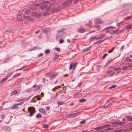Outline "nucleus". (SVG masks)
<instances>
[{"label": "nucleus", "instance_id": "nucleus-1", "mask_svg": "<svg viewBox=\"0 0 132 132\" xmlns=\"http://www.w3.org/2000/svg\"><path fill=\"white\" fill-rule=\"evenodd\" d=\"M64 30V29H63L61 30H59L57 31V34L56 35V38L57 40L61 38L63 35L62 32Z\"/></svg>", "mask_w": 132, "mask_h": 132}, {"label": "nucleus", "instance_id": "nucleus-2", "mask_svg": "<svg viewBox=\"0 0 132 132\" xmlns=\"http://www.w3.org/2000/svg\"><path fill=\"white\" fill-rule=\"evenodd\" d=\"M28 111L30 112V117L32 116L35 113V109L32 107H29L28 108Z\"/></svg>", "mask_w": 132, "mask_h": 132}, {"label": "nucleus", "instance_id": "nucleus-3", "mask_svg": "<svg viewBox=\"0 0 132 132\" xmlns=\"http://www.w3.org/2000/svg\"><path fill=\"white\" fill-rule=\"evenodd\" d=\"M60 9V6H59L57 7H54L51 10V13L53 14L54 13L59 11Z\"/></svg>", "mask_w": 132, "mask_h": 132}, {"label": "nucleus", "instance_id": "nucleus-4", "mask_svg": "<svg viewBox=\"0 0 132 132\" xmlns=\"http://www.w3.org/2000/svg\"><path fill=\"white\" fill-rule=\"evenodd\" d=\"M112 123L114 127H116L117 126V125H123L125 124L126 123L125 122H122L120 121H118V122H116L113 121L112 122Z\"/></svg>", "mask_w": 132, "mask_h": 132}, {"label": "nucleus", "instance_id": "nucleus-5", "mask_svg": "<svg viewBox=\"0 0 132 132\" xmlns=\"http://www.w3.org/2000/svg\"><path fill=\"white\" fill-rule=\"evenodd\" d=\"M77 64V62L75 63H72L70 64L69 69L70 70L72 68H73V69L74 70L76 68Z\"/></svg>", "mask_w": 132, "mask_h": 132}, {"label": "nucleus", "instance_id": "nucleus-6", "mask_svg": "<svg viewBox=\"0 0 132 132\" xmlns=\"http://www.w3.org/2000/svg\"><path fill=\"white\" fill-rule=\"evenodd\" d=\"M22 17L24 19H26L27 20L30 21H32L33 20V19L30 18V16H27L25 15L24 14H23Z\"/></svg>", "mask_w": 132, "mask_h": 132}, {"label": "nucleus", "instance_id": "nucleus-7", "mask_svg": "<svg viewBox=\"0 0 132 132\" xmlns=\"http://www.w3.org/2000/svg\"><path fill=\"white\" fill-rule=\"evenodd\" d=\"M103 22L102 20L98 18L96 19L94 22V23L95 24L98 23L100 24H103Z\"/></svg>", "mask_w": 132, "mask_h": 132}, {"label": "nucleus", "instance_id": "nucleus-8", "mask_svg": "<svg viewBox=\"0 0 132 132\" xmlns=\"http://www.w3.org/2000/svg\"><path fill=\"white\" fill-rule=\"evenodd\" d=\"M70 3L68 1H65L62 4V6L63 8H65L66 7L69 6L70 4Z\"/></svg>", "mask_w": 132, "mask_h": 132}, {"label": "nucleus", "instance_id": "nucleus-9", "mask_svg": "<svg viewBox=\"0 0 132 132\" xmlns=\"http://www.w3.org/2000/svg\"><path fill=\"white\" fill-rule=\"evenodd\" d=\"M51 32V29L50 28H47L43 29L42 30V32L45 34H47Z\"/></svg>", "mask_w": 132, "mask_h": 132}, {"label": "nucleus", "instance_id": "nucleus-10", "mask_svg": "<svg viewBox=\"0 0 132 132\" xmlns=\"http://www.w3.org/2000/svg\"><path fill=\"white\" fill-rule=\"evenodd\" d=\"M77 114H75V113H73L67 116L66 117L69 118H73L77 116Z\"/></svg>", "mask_w": 132, "mask_h": 132}, {"label": "nucleus", "instance_id": "nucleus-11", "mask_svg": "<svg viewBox=\"0 0 132 132\" xmlns=\"http://www.w3.org/2000/svg\"><path fill=\"white\" fill-rule=\"evenodd\" d=\"M39 111L44 114L46 113V112L45 109L42 108H40L39 110Z\"/></svg>", "mask_w": 132, "mask_h": 132}, {"label": "nucleus", "instance_id": "nucleus-12", "mask_svg": "<svg viewBox=\"0 0 132 132\" xmlns=\"http://www.w3.org/2000/svg\"><path fill=\"white\" fill-rule=\"evenodd\" d=\"M57 74V73H53L50 77V79L51 80L54 78Z\"/></svg>", "mask_w": 132, "mask_h": 132}, {"label": "nucleus", "instance_id": "nucleus-13", "mask_svg": "<svg viewBox=\"0 0 132 132\" xmlns=\"http://www.w3.org/2000/svg\"><path fill=\"white\" fill-rule=\"evenodd\" d=\"M131 28H132V24H130L124 27V29H129Z\"/></svg>", "mask_w": 132, "mask_h": 132}, {"label": "nucleus", "instance_id": "nucleus-14", "mask_svg": "<svg viewBox=\"0 0 132 132\" xmlns=\"http://www.w3.org/2000/svg\"><path fill=\"white\" fill-rule=\"evenodd\" d=\"M78 31L80 33H83L85 32V30L83 28H80L78 29Z\"/></svg>", "mask_w": 132, "mask_h": 132}, {"label": "nucleus", "instance_id": "nucleus-15", "mask_svg": "<svg viewBox=\"0 0 132 132\" xmlns=\"http://www.w3.org/2000/svg\"><path fill=\"white\" fill-rule=\"evenodd\" d=\"M10 129V127L7 126H4L1 128V129L2 130H9Z\"/></svg>", "mask_w": 132, "mask_h": 132}, {"label": "nucleus", "instance_id": "nucleus-16", "mask_svg": "<svg viewBox=\"0 0 132 132\" xmlns=\"http://www.w3.org/2000/svg\"><path fill=\"white\" fill-rule=\"evenodd\" d=\"M98 39L97 37L94 36L91 38L90 42H93L94 40H96Z\"/></svg>", "mask_w": 132, "mask_h": 132}, {"label": "nucleus", "instance_id": "nucleus-17", "mask_svg": "<svg viewBox=\"0 0 132 132\" xmlns=\"http://www.w3.org/2000/svg\"><path fill=\"white\" fill-rule=\"evenodd\" d=\"M91 46H90L86 48L85 49L83 50L82 51V52H85L86 51H89L90 48Z\"/></svg>", "mask_w": 132, "mask_h": 132}, {"label": "nucleus", "instance_id": "nucleus-18", "mask_svg": "<svg viewBox=\"0 0 132 132\" xmlns=\"http://www.w3.org/2000/svg\"><path fill=\"white\" fill-rule=\"evenodd\" d=\"M81 92L80 91L78 92H76L73 94V95L75 96H76L80 95L81 94Z\"/></svg>", "mask_w": 132, "mask_h": 132}, {"label": "nucleus", "instance_id": "nucleus-19", "mask_svg": "<svg viewBox=\"0 0 132 132\" xmlns=\"http://www.w3.org/2000/svg\"><path fill=\"white\" fill-rule=\"evenodd\" d=\"M59 57V55L57 53H56L55 54V55L54 56L53 60H56Z\"/></svg>", "mask_w": 132, "mask_h": 132}, {"label": "nucleus", "instance_id": "nucleus-20", "mask_svg": "<svg viewBox=\"0 0 132 132\" xmlns=\"http://www.w3.org/2000/svg\"><path fill=\"white\" fill-rule=\"evenodd\" d=\"M52 73V72H48L46 73V76L47 77H49L50 78V77H51V75Z\"/></svg>", "mask_w": 132, "mask_h": 132}, {"label": "nucleus", "instance_id": "nucleus-21", "mask_svg": "<svg viewBox=\"0 0 132 132\" xmlns=\"http://www.w3.org/2000/svg\"><path fill=\"white\" fill-rule=\"evenodd\" d=\"M14 72L12 71L10 73L8 74L6 77L8 79L9 77H10L14 73Z\"/></svg>", "mask_w": 132, "mask_h": 132}, {"label": "nucleus", "instance_id": "nucleus-22", "mask_svg": "<svg viewBox=\"0 0 132 132\" xmlns=\"http://www.w3.org/2000/svg\"><path fill=\"white\" fill-rule=\"evenodd\" d=\"M115 28L116 27H114L112 26H111L108 27H107L106 28H104V29L103 30V31H105V30L107 29H110V28Z\"/></svg>", "mask_w": 132, "mask_h": 132}, {"label": "nucleus", "instance_id": "nucleus-23", "mask_svg": "<svg viewBox=\"0 0 132 132\" xmlns=\"http://www.w3.org/2000/svg\"><path fill=\"white\" fill-rule=\"evenodd\" d=\"M30 8L32 10H35L36 9V7L33 5H31L30 7Z\"/></svg>", "mask_w": 132, "mask_h": 132}, {"label": "nucleus", "instance_id": "nucleus-24", "mask_svg": "<svg viewBox=\"0 0 132 132\" xmlns=\"http://www.w3.org/2000/svg\"><path fill=\"white\" fill-rule=\"evenodd\" d=\"M92 24V22L91 21H89V23L87 24L86 25L89 27H91Z\"/></svg>", "mask_w": 132, "mask_h": 132}, {"label": "nucleus", "instance_id": "nucleus-25", "mask_svg": "<svg viewBox=\"0 0 132 132\" xmlns=\"http://www.w3.org/2000/svg\"><path fill=\"white\" fill-rule=\"evenodd\" d=\"M28 98H22V99H21L20 100H17V102H20L21 101H23L24 100H26V101H27L28 100Z\"/></svg>", "mask_w": 132, "mask_h": 132}, {"label": "nucleus", "instance_id": "nucleus-26", "mask_svg": "<svg viewBox=\"0 0 132 132\" xmlns=\"http://www.w3.org/2000/svg\"><path fill=\"white\" fill-rule=\"evenodd\" d=\"M132 18V16H127L125 18V21H127L128 20H129V19H130L131 18Z\"/></svg>", "mask_w": 132, "mask_h": 132}, {"label": "nucleus", "instance_id": "nucleus-27", "mask_svg": "<svg viewBox=\"0 0 132 132\" xmlns=\"http://www.w3.org/2000/svg\"><path fill=\"white\" fill-rule=\"evenodd\" d=\"M127 120L129 121H132V117L130 116H126Z\"/></svg>", "mask_w": 132, "mask_h": 132}, {"label": "nucleus", "instance_id": "nucleus-28", "mask_svg": "<svg viewBox=\"0 0 132 132\" xmlns=\"http://www.w3.org/2000/svg\"><path fill=\"white\" fill-rule=\"evenodd\" d=\"M7 79V78L6 77L1 80V82L2 83H3L6 81Z\"/></svg>", "mask_w": 132, "mask_h": 132}, {"label": "nucleus", "instance_id": "nucleus-29", "mask_svg": "<svg viewBox=\"0 0 132 132\" xmlns=\"http://www.w3.org/2000/svg\"><path fill=\"white\" fill-rule=\"evenodd\" d=\"M16 104V103L14 104V106L12 107L11 109H14L16 108H18L19 107L17 106V105Z\"/></svg>", "mask_w": 132, "mask_h": 132}, {"label": "nucleus", "instance_id": "nucleus-30", "mask_svg": "<svg viewBox=\"0 0 132 132\" xmlns=\"http://www.w3.org/2000/svg\"><path fill=\"white\" fill-rule=\"evenodd\" d=\"M42 117L41 114L40 113L37 114L36 116V117L37 119L40 118H41Z\"/></svg>", "mask_w": 132, "mask_h": 132}, {"label": "nucleus", "instance_id": "nucleus-31", "mask_svg": "<svg viewBox=\"0 0 132 132\" xmlns=\"http://www.w3.org/2000/svg\"><path fill=\"white\" fill-rule=\"evenodd\" d=\"M47 6V5L46 4H45L41 6V8L42 9H43L46 8Z\"/></svg>", "mask_w": 132, "mask_h": 132}, {"label": "nucleus", "instance_id": "nucleus-32", "mask_svg": "<svg viewBox=\"0 0 132 132\" xmlns=\"http://www.w3.org/2000/svg\"><path fill=\"white\" fill-rule=\"evenodd\" d=\"M124 31V29H122L120 30L119 31H118L117 32V34H118L121 33H122Z\"/></svg>", "mask_w": 132, "mask_h": 132}, {"label": "nucleus", "instance_id": "nucleus-33", "mask_svg": "<svg viewBox=\"0 0 132 132\" xmlns=\"http://www.w3.org/2000/svg\"><path fill=\"white\" fill-rule=\"evenodd\" d=\"M128 68V67L127 66L123 67L122 68V69L123 70H126Z\"/></svg>", "mask_w": 132, "mask_h": 132}, {"label": "nucleus", "instance_id": "nucleus-34", "mask_svg": "<svg viewBox=\"0 0 132 132\" xmlns=\"http://www.w3.org/2000/svg\"><path fill=\"white\" fill-rule=\"evenodd\" d=\"M86 100V99H84V98H82L80 100H79V102L80 103H82L85 102Z\"/></svg>", "mask_w": 132, "mask_h": 132}, {"label": "nucleus", "instance_id": "nucleus-35", "mask_svg": "<svg viewBox=\"0 0 132 132\" xmlns=\"http://www.w3.org/2000/svg\"><path fill=\"white\" fill-rule=\"evenodd\" d=\"M30 10L29 9H27L25 11V13L26 14L29 13L30 12Z\"/></svg>", "mask_w": 132, "mask_h": 132}, {"label": "nucleus", "instance_id": "nucleus-36", "mask_svg": "<svg viewBox=\"0 0 132 132\" xmlns=\"http://www.w3.org/2000/svg\"><path fill=\"white\" fill-rule=\"evenodd\" d=\"M106 40V39H104V40H101V41L98 40V41H97V44H101V43H102V42L104 41H105Z\"/></svg>", "mask_w": 132, "mask_h": 132}, {"label": "nucleus", "instance_id": "nucleus-37", "mask_svg": "<svg viewBox=\"0 0 132 132\" xmlns=\"http://www.w3.org/2000/svg\"><path fill=\"white\" fill-rule=\"evenodd\" d=\"M103 128H106V127H109L110 126V125L109 124H106L105 125H103Z\"/></svg>", "mask_w": 132, "mask_h": 132}, {"label": "nucleus", "instance_id": "nucleus-38", "mask_svg": "<svg viewBox=\"0 0 132 132\" xmlns=\"http://www.w3.org/2000/svg\"><path fill=\"white\" fill-rule=\"evenodd\" d=\"M108 55V54L107 53L105 54H104L103 56H102V59H105V57H106Z\"/></svg>", "mask_w": 132, "mask_h": 132}, {"label": "nucleus", "instance_id": "nucleus-39", "mask_svg": "<svg viewBox=\"0 0 132 132\" xmlns=\"http://www.w3.org/2000/svg\"><path fill=\"white\" fill-rule=\"evenodd\" d=\"M42 15V13H39L38 14H36V16L37 18H39L40 16Z\"/></svg>", "mask_w": 132, "mask_h": 132}, {"label": "nucleus", "instance_id": "nucleus-40", "mask_svg": "<svg viewBox=\"0 0 132 132\" xmlns=\"http://www.w3.org/2000/svg\"><path fill=\"white\" fill-rule=\"evenodd\" d=\"M37 13V12H36L34 11L31 13V15L32 16H34L35 15H36V14Z\"/></svg>", "mask_w": 132, "mask_h": 132}, {"label": "nucleus", "instance_id": "nucleus-41", "mask_svg": "<svg viewBox=\"0 0 132 132\" xmlns=\"http://www.w3.org/2000/svg\"><path fill=\"white\" fill-rule=\"evenodd\" d=\"M42 126L43 128H47L48 127L47 124H43L42 125Z\"/></svg>", "mask_w": 132, "mask_h": 132}, {"label": "nucleus", "instance_id": "nucleus-42", "mask_svg": "<svg viewBox=\"0 0 132 132\" xmlns=\"http://www.w3.org/2000/svg\"><path fill=\"white\" fill-rule=\"evenodd\" d=\"M125 60L126 61L128 62H131L132 61V60H131L128 57L126 58Z\"/></svg>", "mask_w": 132, "mask_h": 132}, {"label": "nucleus", "instance_id": "nucleus-43", "mask_svg": "<svg viewBox=\"0 0 132 132\" xmlns=\"http://www.w3.org/2000/svg\"><path fill=\"white\" fill-rule=\"evenodd\" d=\"M34 5L35 6H37L41 5V4L40 3H34Z\"/></svg>", "mask_w": 132, "mask_h": 132}, {"label": "nucleus", "instance_id": "nucleus-44", "mask_svg": "<svg viewBox=\"0 0 132 132\" xmlns=\"http://www.w3.org/2000/svg\"><path fill=\"white\" fill-rule=\"evenodd\" d=\"M116 86V85H113L108 88V89H112L115 87Z\"/></svg>", "mask_w": 132, "mask_h": 132}, {"label": "nucleus", "instance_id": "nucleus-45", "mask_svg": "<svg viewBox=\"0 0 132 132\" xmlns=\"http://www.w3.org/2000/svg\"><path fill=\"white\" fill-rule=\"evenodd\" d=\"M45 52L46 54H48L50 53V51L49 49H47L45 51Z\"/></svg>", "mask_w": 132, "mask_h": 132}, {"label": "nucleus", "instance_id": "nucleus-46", "mask_svg": "<svg viewBox=\"0 0 132 132\" xmlns=\"http://www.w3.org/2000/svg\"><path fill=\"white\" fill-rule=\"evenodd\" d=\"M49 12L48 11H47L46 12H44L43 14V15H44V16H46L47 15L48 13H49Z\"/></svg>", "mask_w": 132, "mask_h": 132}, {"label": "nucleus", "instance_id": "nucleus-47", "mask_svg": "<svg viewBox=\"0 0 132 132\" xmlns=\"http://www.w3.org/2000/svg\"><path fill=\"white\" fill-rule=\"evenodd\" d=\"M51 4H50V6L48 7H46V10H49L51 8Z\"/></svg>", "mask_w": 132, "mask_h": 132}, {"label": "nucleus", "instance_id": "nucleus-48", "mask_svg": "<svg viewBox=\"0 0 132 132\" xmlns=\"http://www.w3.org/2000/svg\"><path fill=\"white\" fill-rule=\"evenodd\" d=\"M86 122V120L85 119L83 120L82 121H81L80 122V124H83Z\"/></svg>", "mask_w": 132, "mask_h": 132}, {"label": "nucleus", "instance_id": "nucleus-49", "mask_svg": "<svg viewBox=\"0 0 132 132\" xmlns=\"http://www.w3.org/2000/svg\"><path fill=\"white\" fill-rule=\"evenodd\" d=\"M12 92L13 93V94L14 95H15L17 94V91L16 90L12 91Z\"/></svg>", "mask_w": 132, "mask_h": 132}, {"label": "nucleus", "instance_id": "nucleus-50", "mask_svg": "<svg viewBox=\"0 0 132 132\" xmlns=\"http://www.w3.org/2000/svg\"><path fill=\"white\" fill-rule=\"evenodd\" d=\"M104 34H102L101 35L99 36V37H98V39H99L102 38L104 36Z\"/></svg>", "mask_w": 132, "mask_h": 132}, {"label": "nucleus", "instance_id": "nucleus-51", "mask_svg": "<svg viewBox=\"0 0 132 132\" xmlns=\"http://www.w3.org/2000/svg\"><path fill=\"white\" fill-rule=\"evenodd\" d=\"M103 128V126H102V127H98L96 128H95V129H96V130L98 129H101Z\"/></svg>", "mask_w": 132, "mask_h": 132}, {"label": "nucleus", "instance_id": "nucleus-52", "mask_svg": "<svg viewBox=\"0 0 132 132\" xmlns=\"http://www.w3.org/2000/svg\"><path fill=\"white\" fill-rule=\"evenodd\" d=\"M40 88V86L39 85L38 86L36 87V89L35 90H38L39 88Z\"/></svg>", "mask_w": 132, "mask_h": 132}, {"label": "nucleus", "instance_id": "nucleus-53", "mask_svg": "<svg viewBox=\"0 0 132 132\" xmlns=\"http://www.w3.org/2000/svg\"><path fill=\"white\" fill-rule=\"evenodd\" d=\"M63 102L59 101L57 102V104L61 105L63 103Z\"/></svg>", "mask_w": 132, "mask_h": 132}, {"label": "nucleus", "instance_id": "nucleus-54", "mask_svg": "<svg viewBox=\"0 0 132 132\" xmlns=\"http://www.w3.org/2000/svg\"><path fill=\"white\" fill-rule=\"evenodd\" d=\"M26 67V66H24L23 67H22V68H21L20 69H19L18 70H17L16 71H18L22 70V69H23L25 68Z\"/></svg>", "mask_w": 132, "mask_h": 132}, {"label": "nucleus", "instance_id": "nucleus-55", "mask_svg": "<svg viewBox=\"0 0 132 132\" xmlns=\"http://www.w3.org/2000/svg\"><path fill=\"white\" fill-rule=\"evenodd\" d=\"M55 50L58 52H59L61 51L60 48L59 47L55 48Z\"/></svg>", "mask_w": 132, "mask_h": 132}, {"label": "nucleus", "instance_id": "nucleus-56", "mask_svg": "<svg viewBox=\"0 0 132 132\" xmlns=\"http://www.w3.org/2000/svg\"><path fill=\"white\" fill-rule=\"evenodd\" d=\"M46 109L47 111H49L50 109V107L49 106H47L46 107Z\"/></svg>", "mask_w": 132, "mask_h": 132}, {"label": "nucleus", "instance_id": "nucleus-57", "mask_svg": "<svg viewBox=\"0 0 132 132\" xmlns=\"http://www.w3.org/2000/svg\"><path fill=\"white\" fill-rule=\"evenodd\" d=\"M114 47L111 50L109 51H108V52L109 53H110L112 52V51H113L114 50Z\"/></svg>", "mask_w": 132, "mask_h": 132}, {"label": "nucleus", "instance_id": "nucleus-58", "mask_svg": "<svg viewBox=\"0 0 132 132\" xmlns=\"http://www.w3.org/2000/svg\"><path fill=\"white\" fill-rule=\"evenodd\" d=\"M112 59L109 60L106 63V65H108V64L109 63H110L112 61Z\"/></svg>", "mask_w": 132, "mask_h": 132}, {"label": "nucleus", "instance_id": "nucleus-59", "mask_svg": "<svg viewBox=\"0 0 132 132\" xmlns=\"http://www.w3.org/2000/svg\"><path fill=\"white\" fill-rule=\"evenodd\" d=\"M38 96H36V98L37 99V100H40L41 98L40 97L38 96Z\"/></svg>", "mask_w": 132, "mask_h": 132}, {"label": "nucleus", "instance_id": "nucleus-60", "mask_svg": "<svg viewBox=\"0 0 132 132\" xmlns=\"http://www.w3.org/2000/svg\"><path fill=\"white\" fill-rule=\"evenodd\" d=\"M121 69V68L119 67V68H114V70L116 71V70H120V69Z\"/></svg>", "mask_w": 132, "mask_h": 132}, {"label": "nucleus", "instance_id": "nucleus-61", "mask_svg": "<svg viewBox=\"0 0 132 132\" xmlns=\"http://www.w3.org/2000/svg\"><path fill=\"white\" fill-rule=\"evenodd\" d=\"M67 87L66 86H65V87H64L63 88L62 90H65V91H66V90H67Z\"/></svg>", "mask_w": 132, "mask_h": 132}, {"label": "nucleus", "instance_id": "nucleus-62", "mask_svg": "<svg viewBox=\"0 0 132 132\" xmlns=\"http://www.w3.org/2000/svg\"><path fill=\"white\" fill-rule=\"evenodd\" d=\"M5 117V116L3 114H2L1 116V118L2 119H3Z\"/></svg>", "mask_w": 132, "mask_h": 132}, {"label": "nucleus", "instance_id": "nucleus-63", "mask_svg": "<svg viewBox=\"0 0 132 132\" xmlns=\"http://www.w3.org/2000/svg\"><path fill=\"white\" fill-rule=\"evenodd\" d=\"M64 42V40L63 39H61L60 40L59 43H62Z\"/></svg>", "mask_w": 132, "mask_h": 132}, {"label": "nucleus", "instance_id": "nucleus-64", "mask_svg": "<svg viewBox=\"0 0 132 132\" xmlns=\"http://www.w3.org/2000/svg\"><path fill=\"white\" fill-rule=\"evenodd\" d=\"M121 129H119L115 130L114 131L116 132H120L121 131Z\"/></svg>", "mask_w": 132, "mask_h": 132}]
</instances>
